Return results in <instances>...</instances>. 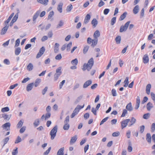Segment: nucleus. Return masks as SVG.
<instances>
[{
  "mask_svg": "<svg viewBox=\"0 0 155 155\" xmlns=\"http://www.w3.org/2000/svg\"><path fill=\"white\" fill-rule=\"evenodd\" d=\"M94 64V61L93 58H91L88 61L87 64L84 63L83 66L82 70L83 71H85L87 69L88 71H89L92 68Z\"/></svg>",
  "mask_w": 155,
  "mask_h": 155,
  "instance_id": "1",
  "label": "nucleus"
},
{
  "mask_svg": "<svg viewBox=\"0 0 155 155\" xmlns=\"http://www.w3.org/2000/svg\"><path fill=\"white\" fill-rule=\"evenodd\" d=\"M58 126L55 125L51 130L50 134L51 136V139L53 140L55 137L58 130Z\"/></svg>",
  "mask_w": 155,
  "mask_h": 155,
  "instance_id": "2",
  "label": "nucleus"
},
{
  "mask_svg": "<svg viewBox=\"0 0 155 155\" xmlns=\"http://www.w3.org/2000/svg\"><path fill=\"white\" fill-rule=\"evenodd\" d=\"M130 23V21H128L124 25L121 26L120 29V32L122 33L126 31L128 28Z\"/></svg>",
  "mask_w": 155,
  "mask_h": 155,
  "instance_id": "3",
  "label": "nucleus"
},
{
  "mask_svg": "<svg viewBox=\"0 0 155 155\" xmlns=\"http://www.w3.org/2000/svg\"><path fill=\"white\" fill-rule=\"evenodd\" d=\"M130 120V119H126L122 121L121 122V127L122 129H123L127 126L128 124V123L129 122Z\"/></svg>",
  "mask_w": 155,
  "mask_h": 155,
  "instance_id": "4",
  "label": "nucleus"
},
{
  "mask_svg": "<svg viewBox=\"0 0 155 155\" xmlns=\"http://www.w3.org/2000/svg\"><path fill=\"white\" fill-rule=\"evenodd\" d=\"M45 50V49L44 47H42L40 49L39 52H38L36 55L37 58H38L40 57L41 55L44 54Z\"/></svg>",
  "mask_w": 155,
  "mask_h": 155,
  "instance_id": "5",
  "label": "nucleus"
},
{
  "mask_svg": "<svg viewBox=\"0 0 155 155\" xmlns=\"http://www.w3.org/2000/svg\"><path fill=\"white\" fill-rule=\"evenodd\" d=\"M130 123L128 124L129 127H130L133 125L136 122V120L134 117H131L130 119Z\"/></svg>",
  "mask_w": 155,
  "mask_h": 155,
  "instance_id": "6",
  "label": "nucleus"
},
{
  "mask_svg": "<svg viewBox=\"0 0 155 155\" xmlns=\"http://www.w3.org/2000/svg\"><path fill=\"white\" fill-rule=\"evenodd\" d=\"M140 97L139 96H138L137 97V98H136V104L135 105V109H137L139 106H140Z\"/></svg>",
  "mask_w": 155,
  "mask_h": 155,
  "instance_id": "7",
  "label": "nucleus"
},
{
  "mask_svg": "<svg viewBox=\"0 0 155 155\" xmlns=\"http://www.w3.org/2000/svg\"><path fill=\"white\" fill-rule=\"evenodd\" d=\"M143 62L144 64H147L149 62V58L147 54H145L143 58Z\"/></svg>",
  "mask_w": 155,
  "mask_h": 155,
  "instance_id": "8",
  "label": "nucleus"
},
{
  "mask_svg": "<svg viewBox=\"0 0 155 155\" xmlns=\"http://www.w3.org/2000/svg\"><path fill=\"white\" fill-rule=\"evenodd\" d=\"M34 86V83H31L28 84L26 87V91H29L33 88Z\"/></svg>",
  "mask_w": 155,
  "mask_h": 155,
  "instance_id": "9",
  "label": "nucleus"
},
{
  "mask_svg": "<svg viewBox=\"0 0 155 155\" xmlns=\"http://www.w3.org/2000/svg\"><path fill=\"white\" fill-rule=\"evenodd\" d=\"M41 12V10H39L35 13L33 17V21H35L36 20V19L37 18L40 14Z\"/></svg>",
  "mask_w": 155,
  "mask_h": 155,
  "instance_id": "10",
  "label": "nucleus"
},
{
  "mask_svg": "<svg viewBox=\"0 0 155 155\" xmlns=\"http://www.w3.org/2000/svg\"><path fill=\"white\" fill-rule=\"evenodd\" d=\"M92 83V81L91 80H89L86 81L84 84L83 87L86 88L90 85Z\"/></svg>",
  "mask_w": 155,
  "mask_h": 155,
  "instance_id": "11",
  "label": "nucleus"
},
{
  "mask_svg": "<svg viewBox=\"0 0 155 155\" xmlns=\"http://www.w3.org/2000/svg\"><path fill=\"white\" fill-rule=\"evenodd\" d=\"M59 44L58 43H56L55 44L54 49V51L55 53H57L58 52L59 50Z\"/></svg>",
  "mask_w": 155,
  "mask_h": 155,
  "instance_id": "12",
  "label": "nucleus"
},
{
  "mask_svg": "<svg viewBox=\"0 0 155 155\" xmlns=\"http://www.w3.org/2000/svg\"><path fill=\"white\" fill-rule=\"evenodd\" d=\"M5 25L6 26L4 27L2 30L1 34L2 35H4L6 33L8 28L9 26L7 25V24Z\"/></svg>",
  "mask_w": 155,
  "mask_h": 155,
  "instance_id": "13",
  "label": "nucleus"
},
{
  "mask_svg": "<svg viewBox=\"0 0 155 155\" xmlns=\"http://www.w3.org/2000/svg\"><path fill=\"white\" fill-rule=\"evenodd\" d=\"M126 109L129 111H131L133 110V107L131 103L128 104L126 106Z\"/></svg>",
  "mask_w": 155,
  "mask_h": 155,
  "instance_id": "14",
  "label": "nucleus"
},
{
  "mask_svg": "<svg viewBox=\"0 0 155 155\" xmlns=\"http://www.w3.org/2000/svg\"><path fill=\"white\" fill-rule=\"evenodd\" d=\"M11 124L10 123L8 122L6 123L5 124L3 125L2 126V127L4 128L7 129H7V130H9L10 129V126Z\"/></svg>",
  "mask_w": 155,
  "mask_h": 155,
  "instance_id": "15",
  "label": "nucleus"
},
{
  "mask_svg": "<svg viewBox=\"0 0 155 155\" xmlns=\"http://www.w3.org/2000/svg\"><path fill=\"white\" fill-rule=\"evenodd\" d=\"M146 107L147 110L150 111L151 109L153 107L152 104L150 102H149L147 104Z\"/></svg>",
  "mask_w": 155,
  "mask_h": 155,
  "instance_id": "16",
  "label": "nucleus"
},
{
  "mask_svg": "<svg viewBox=\"0 0 155 155\" xmlns=\"http://www.w3.org/2000/svg\"><path fill=\"white\" fill-rule=\"evenodd\" d=\"M63 4L62 3H60L58 5L57 10L60 13L62 12V8Z\"/></svg>",
  "mask_w": 155,
  "mask_h": 155,
  "instance_id": "17",
  "label": "nucleus"
},
{
  "mask_svg": "<svg viewBox=\"0 0 155 155\" xmlns=\"http://www.w3.org/2000/svg\"><path fill=\"white\" fill-rule=\"evenodd\" d=\"M151 88V85L150 84H148L146 87V92L148 94L150 93V90Z\"/></svg>",
  "mask_w": 155,
  "mask_h": 155,
  "instance_id": "18",
  "label": "nucleus"
},
{
  "mask_svg": "<svg viewBox=\"0 0 155 155\" xmlns=\"http://www.w3.org/2000/svg\"><path fill=\"white\" fill-rule=\"evenodd\" d=\"M139 6L138 5H136L133 9V12L134 14H137L139 11Z\"/></svg>",
  "mask_w": 155,
  "mask_h": 155,
  "instance_id": "19",
  "label": "nucleus"
},
{
  "mask_svg": "<svg viewBox=\"0 0 155 155\" xmlns=\"http://www.w3.org/2000/svg\"><path fill=\"white\" fill-rule=\"evenodd\" d=\"M64 147L61 148L58 151L57 155H64Z\"/></svg>",
  "mask_w": 155,
  "mask_h": 155,
  "instance_id": "20",
  "label": "nucleus"
},
{
  "mask_svg": "<svg viewBox=\"0 0 155 155\" xmlns=\"http://www.w3.org/2000/svg\"><path fill=\"white\" fill-rule=\"evenodd\" d=\"M90 18L91 16L90 15L88 14H87L85 18L84 21V23L86 24L87 23L89 22Z\"/></svg>",
  "mask_w": 155,
  "mask_h": 155,
  "instance_id": "21",
  "label": "nucleus"
},
{
  "mask_svg": "<svg viewBox=\"0 0 155 155\" xmlns=\"http://www.w3.org/2000/svg\"><path fill=\"white\" fill-rule=\"evenodd\" d=\"M11 115H8L5 114H2V117L4 118L5 120H9L11 117Z\"/></svg>",
  "mask_w": 155,
  "mask_h": 155,
  "instance_id": "22",
  "label": "nucleus"
},
{
  "mask_svg": "<svg viewBox=\"0 0 155 155\" xmlns=\"http://www.w3.org/2000/svg\"><path fill=\"white\" fill-rule=\"evenodd\" d=\"M21 51L20 47H18L15 49V55H18L21 53Z\"/></svg>",
  "mask_w": 155,
  "mask_h": 155,
  "instance_id": "23",
  "label": "nucleus"
},
{
  "mask_svg": "<svg viewBox=\"0 0 155 155\" xmlns=\"http://www.w3.org/2000/svg\"><path fill=\"white\" fill-rule=\"evenodd\" d=\"M78 112L79 110H77L76 108H75L71 116V118H73L76 115L78 114Z\"/></svg>",
  "mask_w": 155,
  "mask_h": 155,
  "instance_id": "24",
  "label": "nucleus"
},
{
  "mask_svg": "<svg viewBox=\"0 0 155 155\" xmlns=\"http://www.w3.org/2000/svg\"><path fill=\"white\" fill-rule=\"evenodd\" d=\"M37 1L39 3L47 5L48 4V0H37Z\"/></svg>",
  "mask_w": 155,
  "mask_h": 155,
  "instance_id": "25",
  "label": "nucleus"
},
{
  "mask_svg": "<svg viewBox=\"0 0 155 155\" xmlns=\"http://www.w3.org/2000/svg\"><path fill=\"white\" fill-rule=\"evenodd\" d=\"M127 14V12H125L124 13L120 16L119 18V20L121 21L124 20L126 17Z\"/></svg>",
  "mask_w": 155,
  "mask_h": 155,
  "instance_id": "26",
  "label": "nucleus"
},
{
  "mask_svg": "<svg viewBox=\"0 0 155 155\" xmlns=\"http://www.w3.org/2000/svg\"><path fill=\"white\" fill-rule=\"evenodd\" d=\"M33 68V65L31 63H30L28 65L27 69L29 71H31L32 70Z\"/></svg>",
  "mask_w": 155,
  "mask_h": 155,
  "instance_id": "27",
  "label": "nucleus"
},
{
  "mask_svg": "<svg viewBox=\"0 0 155 155\" xmlns=\"http://www.w3.org/2000/svg\"><path fill=\"white\" fill-rule=\"evenodd\" d=\"M146 140L149 143L151 142V137L150 134L148 133H147L146 135Z\"/></svg>",
  "mask_w": 155,
  "mask_h": 155,
  "instance_id": "28",
  "label": "nucleus"
},
{
  "mask_svg": "<svg viewBox=\"0 0 155 155\" xmlns=\"http://www.w3.org/2000/svg\"><path fill=\"white\" fill-rule=\"evenodd\" d=\"M41 80L40 78H38L35 81V82L34 83V86L35 87H37L38 86L41 82Z\"/></svg>",
  "mask_w": 155,
  "mask_h": 155,
  "instance_id": "29",
  "label": "nucleus"
},
{
  "mask_svg": "<svg viewBox=\"0 0 155 155\" xmlns=\"http://www.w3.org/2000/svg\"><path fill=\"white\" fill-rule=\"evenodd\" d=\"M100 36V33L98 30H96L94 33V37L95 38H97Z\"/></svg>",
  "mask_w": 155,
  "mask_h": 155,
  "instance_id": "30",
  "label": "nucleus"
},
{
  "mask_svg": "<svg viewBox=\"0 0 155 155\" xmlns=\"http://www.w3.org/2000/svg\"><path fill=\"white\" fill-rule=\"evenodd\" d=\"M77 139V136L76 135H75L73 137H72L71 140L70 144H72L73 143H75Z\"/></svg>",
  "mask_w": 155,
  "mask_h": 155,
  "instance_id": "31",
  "label": "nucleus"
},
{
  "mask_svg": "<svg viewBox=\"0 0 155 155\" xmlns=\"http://www.w3.org/2000/svg\"><path fill=\"white\" fill-rule=\"evenodd\" d=\"M14 15V13H12L9 16L8 19L5 21V25H6V24H8L9 22L12 18L13 16Z\"/></svg>",
  "mask_w": 155,
  "mask_h": 155,
  "instance_id": "32",
  "label": "nucleus"
},
{
  "mask_svg": "<svg viewBox=\"0 0 155 155\" xmlns=\"http://www.w3.org/2000/svg\"><path fill=\"white\" fill-rule=\"evenodd\" d=\"M61 69L62 67H58L56 70L55 73L59 74L60 75H61L62 73Z\"/></svg>",
  "mask_w": 155,
  "mask_h": 155,
  "instance_id": "33",
  "label": "nucleus"
},
{
  "mask_svg": "<svg viewBox=\"0 0 155 155\" xmlns=\"http://www.w3.org/2000/svg\"><path fill=\"white\" fill-rule=\"evenodd\" d=\"M98 22L97 19L94 18L91 21V24L94 27H95L97 24Z\"/></svg>",
  "mask_w": 155,
  "mask_h": 155,
  "instance_id": "34",
  "label": "nucleus"
},
{
  "mask_svg": "<svg viewBox=\"0 0 155 155\" xmlns=\"http://www.w3.org/2000/svg\"><path fill=\"white\" fill-rule=\"evenodd\" d=\"M121 40V37L120 36H117L115 39V40L117 44H119L120 43Z\"/></svg>",
  "mask_w": 155,
  "mask_h": 155,
  "instance_id": "35",
  "label": "nucleus"
},
{
  "mask_svg": "<svg viewBox=\"0 0 155 155\" xmlns=\"http://www.w3.org/2000/svg\"><path fill=\"white\" fill-rule=\"evenodd\" d=\"M72 43L71 42H70L68 44L66 45L67 48L66 50L67 51H69L70 50L72 46Z\"/></svg>",
  "mask_w": 155,
  "mask_h": 155,
  "instance_id": "36",
  "label": "nucleus"
},
{
  "mask_svg": "<svg viewBox=\"0 0 155 155\" xmlns=\"http://www.w3.org/2000/svg\"><path fill=\"white\" fill-rule=\"evenodd\" d=\"M128 77H127L124 82V87H127L128 85V84H129V81H128Z\"/></svg>",
  "mask_w": 155,
  "mask_h": 155,
  "instance_id": "37",
  "label": "nucleus"
},
{
  "mask_svg": "<svg viewBox=\"0 0 155 155\" xmlns=\"http://www.w3.org/2000/svg\"><path fill=\"white\" fill-rule=\"evenodd\" d=\"M97 38H94L93 39L92 44L91 45L93 47H94L97 44Z\"/></svg>",
  "mask_w": 155,
  "mask_h": 155,
  "instance_id": "38",
  "label": "nucleus"
},
{
  "mask_svg": "<svg viewBox=\"0 0 155 155\" xmlns=\"http://www.w3.org/2000/svg\"><path fill=\"white\" fill-rule=\"evenodd\" d=\"M69 127L70 125L68 123H64L63 128L64 130H68L69 129Z\"/></svg>",
  "mask_w": 155,
  "mask_h": 155,
  "instance_id": "39",
  "label": "nucleus"
},
{
  "mask_svg": "<svg viewBox=\"0 0 155 155\" xmlns=\"http://www.w3.org/2000/svg\"><path fill=\"white\" fill-rule=\"evenodd\" d=\"M89 48V46L88 45H85L84 47L83 50V52L84 54H85Z\"/></svg>",
  "mask_w": 155,
  "mask_h": 155,
  "instance_id": "40",
  "label": "nucleus"
},
{
  "mask_svg": "<svg viewBox=\"0 0 155 155\" xmlns=\"http://www.w3.org/2000/svg\"><path fill=\"white\" fill-rule=\"evenodd\" d=\"M78 63V61L77 58H75L74 60H73L71 61V63L72 65H76Z\"/></svg>",
  "mask_w": 155,
  "mask_h": 155,
  "instance_id": "41",
  "label": "nucleus"
},
{
  "mask_svg": "<svg viewBox=\"0 0 155 155\" xmlns=\"http://www.w3.org/2000/svg\"><path fill=\"white\" fill-rule=\"evenodd\" d=\"M18 17V13H17L15 16L12 19V22L13 23H14L17 20V19Z\"/></svg>",
  "mask_w": 155,
  "mask_h": 155,
  "instance_id": "42",
  "label": "nucleus"
},
{
  "mask_svg": "<svg viewBox=\"0 0 155 155\" xmlns=\"http://www.w3.org/2000/svg\"><path fill=\"white\" fill-rule=\"evenodd\" d=\"M73 8V6L71 4L68 5L67 7L66 11L68 12H70Z\"/></svg>",
  "mask_w": 155,
  "mask_h": 155,
  "instance_id": "43",
  "label": "nucleus"
},
{
  "mask_svg": "<svg viewBox=\"0 0 155 155\" xmlns=\"http://www.w3.org/2000/svg\"><path fill=\"white\" fill-rule=\"evenodd\" d=\"M40 122L39 120L38 119H37L35 120L34 122V125L35 127H36L39 125Z\"/></svg>",
  "mask_w": 155,
  "mask_h": 155,
  "instance_id": "44",
  "label": "nucleus"
},
{
  "mask_svg": "<svg viewBox=\"0 0 155 155\" xmlns=\"http://www.w3.org/2000/svg\"><path fill=\"white\" fill-rule=\"evenodd\" d=\"M9 110V108L8 107H5L2 108L1 109V111L2 112H8Z\"/></svg>",
  "mask_w": 155,
  "mask_h": 155,
  "instance_id": "45",
  "label": "nucleus"
},
{
  "mask_svg": "<svg viewBox=\"0 0 155 155\" xmlns=\"http://www.w3.org/2000/svg\"><path fill=\"white\" fill-rule=\"evenodd\" d=\"M155 130V123H153L151 126V131L153 132Z\"/></svg>",
  "mask_w": 155,
  "mask_h": 155,
  "instance_id": "46",
  "label": "nucleus"
},
{
  "mask_svg": "<svg viewBox=\"0 0 155 155\" xmlns=\"http://www.w3.org/2000/svg\"><path fill=\"white\" fill-rule=\"evenodd\" d=\"M23 122L21 120H20L17 124V127L18 128L21 127L23 125Z\"/></svg>",
  "mask_w": 155,
  "mask_h": 155,
  "instance_id": "47",
  "label": "nucleus"
},
{
  "mask_svg": "<svg viewBox=\"0 0 155 155\" xmlns=\"http://www.w3.org/2000/svg\"><path fill=\"white\" fill-rule=\"evenodd\" d=\"M54 12L53 11H51L49 14L48 17V20H49L54 15Z\"/></svg>",
  "mask_w": 155,
  "mask_h": 155,
  "instance_id": "48",
  "label": "nucleus"
},
{
  "mask_svg": "<svg viewBox=\"0 0 155 155\" xmlns=\"http://www.w3.org/2000/svg\"><path fill=\"white\" fill-rule=\"evenodd\" d=\"M116 17H113L111 20V25H113L116 22Z\"/></svg>",
  "mask_w": 155,
  "mask_h": 155,
  "instance_id": "49",
  "label": "nucleus"
},
{
  "mask_svg": "<svg viewBox=\"0 0 155 155\" xmlns=\"http://www.w3.org/2000/svg\"><path fill=\"white\" fill-rule=\"evenodd\" d=\"M59 74L55 73L54 75V81H56L60 76Z\"/></svg>",
  "mask_w": 155,
  "mask_h": 155,
  "instance_id": "50",
  "label": "nucleus"
},
{
  "mask_svg": "<svg viewBox=\"0 0 155 155\" xmlns=\"http://www.w3.org/2000/svg\"><path fill=\"white\" fill-rule=\"evenodd\" d=\"M140 132L141 133H142L144 131L145 126L144 125H142L140 127Z\"/></svg>",
  "mask_w": 155,
  "mask_h": 155,
  "instance_id": "51",
  "label": "nucleus"
},
{
  "mask_svg": "<svg viewBox=\"0 0 155 155\" xmlns=\"http://www.w3.org/2000/svg\"><path fill=\"white\" fill-rule=\"evenodd\" d=\"M21 138L19 136L17 137L16 140H15V143H18L21 141Z\"/></svg>",
  "mask_w": 155,
  "mask_h": 155,
  "instance_id": "52",
  "label": "nucleus"
},
{
  "mask_svg": "<svg viewBox=\"0 0 155 155\" xmlns=\"http://www.w3.org/2000/svg\"><path fill=\"white\" fill-rule=\"evenodd\" d=\"M109 117H106L104 118L103 119L102 121H101L100 125H101L103 124L104 122H106L108 119Z\"/></svg>",
  "mask_w": 155,
  "mask_h": 155,
  "instance_id": "53",
  "label": "nucleus"
},
{
  "mask_svg": "<svg viewBox=\"0 0 155 155\" xmlns=\"http://www.w3.org/2000/svg\"><path fill=\"white\" fill-rule=\"evenodd\" d=\"M111 93L112 95L113 96H117V94L116 93V91L114 89H113L111 90Z\"/></svg>",
  "mask_w": 155,
  "mask_h": 155,
  "instance_id": "54",
  "label": "nucleus"
},
{
  "mask_svg": "<svg viewBox=\"0 0 155 155\" xmlns=\"http://www.w3.org/2000/svg\"><path fill=\"white\" fill-rule=\"evenodd\" d=\"M64 24V23L61 20L60 21L59 24L57 25V28H59L60 27L62 26Z\"/></svg>",
  "mask_w": 155,
  "mask_h": 155,
  "instance_id": "55",
  "label": "nucleus"
},
{
  "mask_svg": "<svg viewBox=\"0 0 155 155\" xmlns=\"http://www.w3.org/2000/svg\"><path fill=\"white\" fill-rule=\"evenodd\" d=\"M151 96L152 99L154 102V104L155 105V94L153 92L151 93Z\"/></svg>",
  "mask_w": 155,
  "mask_h": 155,
  "instance_id": "56",
  "label": "nucleus"
},
{
  "mask_svg": "<svg viewBox=\"0 0 155 155\" xmlns=\"http://www.w3.org/2000/svg\"><path fill=\"white\" fill-rule=\"evenodd\" d=\"M62 58V56L61 54H58L55 57V59L57 60H60Z\"/></svg>",
  "mask_w": 155,
  "mask_h": 155,
  "instance_id": "57",
  "label": "nucleus"
},
{
  "mask_svg": "<svg viewBox=\"0 0 155 155\" xmlns=\"http://www.w3.org/2000/svg\"><path fill=\"white\" fill-rule=\"evenodd\" d=\"M20 40L19 39H18L15 41V47L18 46L19 45Z\"/></svg>",
  "mask_w": 155,
  "mask_h": 155,
  "instance_id": "58",
  "label": "nucleus"
},
{
  "mask_svg": "<svg viewBox=\"0 0 155 155\" xmlns=\"http://www.w3.org/2000/svg\"><path fill=\"white\" fill-rule=\"evenodd\" d=\"M51 147H49L48 149L45 152L43 153V155H48L50 151L51 150Z\"/></svg>",
  "mask_w": 155,
  "mask_h": 155,
  "instance_id": "59",
  "label": "nucleus"
},
{
  "mask_svg": "<svg viewBox=\"0 0 155 155\" xmlns=\"http://www.w3.org/2000/svg\"><path fill=\"white\" fill-rule=\"evenodd\" d=\"M150 115L149 113L143 115V118L144 119H147L149 117Z\"/></svg>",
  "mask_w": 155,
  "mask_h": 155,
  "instance_id": "60",
  "label": "nucleus"
},
{
  "mask_svg": "<svg viewBox=\"0 0 155 155\" xmlns=\"http://www.w3.org/2000/svg\"><path fill=\"white\" fill-rule=\"evenodd\" d=\"M18 153V148L16 147V149L13 150L12 154V155H16Z\"/></svg>",
  "mask_w": 155,
  "mask_h": 155,
  "instance_id": "61",
  "label": "nucleus"
},
{
  "mask_svg": "<svg viewBox=\"0 0 155 155\" xmlns=\"http://www.w3.org/2000/svg\"><path fill=\"white\" fill-rule=\"evenodd\" d=\"M26 129V127L25 126H23L19 130L20 133L21 134L24 133Z\"/></svg>",
  "mask_w": 155,
  "mask_h": 155,
  "instance_id": "62",
  "label": "nucleus"
},
{
  "mask_svg": "<svg viewBox=\"0 0 155 155\" xmlns=\"http://www.w3.org/2000/svg\"><path fill=\"white\" fill-rule=\"evenodd\" d=\"M51 116V113L47 112L45 116V120H47L50 118Z\"/></svg>",
  "mask_w": 155,
  "mask_h": 155,
  "instance_id": "63",
  "label": "nucleus"
},
{
  "mask_svg": "<svg viewBox=\"0 0 155 155\" xmlns=\"http://www.w3.org/2000/svg\"><path fill=\"white\" fill-rule=\"evenodd\" d=\"M127 113V111L126 109H124L123 110V113L121 115V117H124Z\"/></svg>",
  "mask_w": 155,
  "mask_h": 155,
  "instance_id": "64",
  "label": "nucleus"
}]
</instances>
